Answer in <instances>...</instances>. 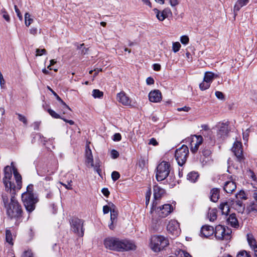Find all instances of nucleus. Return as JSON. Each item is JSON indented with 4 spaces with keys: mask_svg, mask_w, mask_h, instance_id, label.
<instances>
[{
    "mask_svg": "<svg viewBox=\"0 0 257 257\" xmlns=\"http://www.w3.org/2000/svg\"><path fill=\"white\" fill-rule=\"evenodd\" d=\"M16 194L13 192H3L2 201L6 209V214L10 219H15V225H18L22 221L23 210L21 204L15 197Z\"/></svg>",
    "mask_w": 257,
    "mask_h": 257,
    "instance_id": "1",
    "label": "nucleus"
},
{
    "mask_svg": "<svg viewBox=\"0 0 257 257\" xmlns=\"http://www.w3.org/2000/svg\"><path fill=\"white\" fill-rule=\"evenodd\" d=\"M22 200L26 210L30 213L35 210L39 199L33 192H25L22 194Z\"/></svg>",
    "mask_w": 257,
    "mask_h": 257,
    "instance_id": "2",
    "label": "nucleus"
},
{
    "mask_svg": "<svg viewBox=\"0 0 257 257\" xmlns=\"http://www.w3.org/2000/svg\"><path fill=\"white\" fill-rule=\"evenodd\" d=\"M171 168L168 162L162 161L157 168L156 178L158 181L165 180L170 174Z\"/></svg>",
    "mask_w": 257,
    "mask_h": 257,
    "instance_id": "3",
    "label": "nucleus"
},
{
    "mask_svg": "<svg viewBox=\"0 0 257 257\" xmlns=\"http://www.w3.org/2000/svg\"><path fill=\"white\" fill-rule=\"evenodd\" d=\"M168 244V240L161 235H154L151 239V247L155 252L161 251Z\"/></svg>",
    "mask_w": 257,
    "mask_h": 257,
    "instance_id": "4",
    "label": "nucleus"
},
{
    "mask_svg": "<svg viewBox=\"0 0 257 257\" xmlns=\"http://www.w3.org/2000/svg\"><path fill=\"white\" fill-rule=\"evenodd\" d=\"M157 202H153L151 212L156 214L160 217L163 218L168 216L173 210V207L169 204H164L160 207H157Z\"/></svg>",
    "mask_w": 257,
    "mask_h": 257,
    "instance_id": "5",
    "label": "nucleus"
},
{
    "mask_svg": "<svg viewBox=\"0 0 257 257\" xmlns=\"http://www.w3.org/2000/svg\"><path fill=\"white\" fill-rule=\"evenodd\" d=\"M84 221L77 217H73L70 220L71 230L79 237L84 235L85 229L84 228Z\"/></svg>",
    "mask_w": 257,
    "mask_h": 257,
    "instance_id": "6",
    "label": "nucleus"
},
{
    "mask_svg": "<svg viewBox=\"0 0 257 257\" xmlns=\"http://www.w3.org/2000/svg\"><path fill=\"white\" fill-rule=\"evenodd\" d=\"M231 233L232 230L230 228L228 227L225 228L221 225H217L214 232L216 238L218 240L230 239Z\"/></svg>",
    "mask_w": 257,
    "mask_h": 257,
    "instance_id": "7",
    "label": "nucleus"
},
{
    "mask_svg": "<svg viewBox=\"0 0 257 257\" xmlns=\"http://www.w3.org/2000/svg\"><path fill=\"white\" fill-rule=\"evenodd\" d=\"M188 154L189 150L186 145H183L176 150L175 157L179 166H182L186 163Z\"/></svg>",
    "mask_w": 257,
    "mask_h": 257,
    "instance_id": "8",
    "label": "nucleus"
},
{
    "mask_svg": "<svg viewBox=\"0 0 257 257\" xmlns=\"http://www.w3.org/2000/svg\"><path fill=\"white\" fill-rule=\"evenodd\" d=\"M186 142L190 143L192 153H195L198 151L199 146L203 142V138L201 136L194 135L187 138Z\"/></svg>",
    "mask_w": 257,
    "mask_h": 257,
    "instance_id": "9",
    "label": "nucleus"
},
{
    "mask_svg": "<svg viewBox=\"0 0 257 257\" xmlns=\"http://www.w3.org/2000/svg\"><path fill=\"white\" fill-rule=\"evenodd\" d=\"M119 238L115 237H108L104 240L105 248L111 250L118 251Z\"/></svg>",
    "mask_w": 257,
    "mask_h": 257,
    "instance_id": "10",
    "label": "nucleus"
},
{
    "mask_svg": "<svg viewBox=\"0 0 257 257\" xmlns=\"http://www.w3.org/2000/svg\"><path fill=\"white\" fill-rule=\"evenodd\" d=\"M4 177L3 181L5 187V190L3 192H9L12 187L11 179L12 177V169L9 166H7L4 168Z\"/></svg>",
    "mask_w": 257,
    "mask_h": 257,
    "instance_id": "11",
    "label": "nucleus"
},
{
    "mask_svg": "<svg viewBox=\"0 0 257 257\" xmlns=\"http://www.w3.org/2000/svg\"><path fill=\"white\" fill-rule=\"evenodd\" d=\"M119 243L118 251L119 252L135 250L137 248V246L133 241L126 239H119Z\"/></svg>",
    "mask_w": 257,
    "mask_h": 257,
    "instance_id": "12",
    "label": "nucleus"
},
{
    "mask_svg": "<svg viewBox=\"0 0 257 257\" xmlns=\"http://www.w3.org/2000/svg\"><path fill=\"white\" fill-rule=\"evenodd\" d=\"M13 171L14 175V177L16 180L17 185H15L14 183H12V187L10 189L9 192H13V191L16 194L17 192L20 190L22 186V176L19 173L17 169L15 167H13Z\"/></svg>",
    "mask_w": 257,
    "mask_h": 257,
    "instance_id": "13",
    "label": "nucleus"
},
{
    "mask_svg": "<svg viewBox=\"0 0 257 257\" xmlns=\"http://www.w3.org/2000/svg\"><path fill=\"white\" fill-rule=\"evenodd\" d=\"M231 151L236 157L237 161L241 162L244 160V157L243 155L242 146L240 142H235L231 148Z\"/></svg>",
    "mask_w": 257,
    "mask_h": 257,
    "instance_id": "14",
    "label": "nucleus"
},
{
    "mask_svg": "<svg viewBox=\"0 0 257 257\" xmlns=\"http://www.w3.org/2000/svg\"><path fill=\"white\" fill-rule=\"evenodd\" d=\"M214 78V74L211 72H207L205 73L203 82L199 85L201 90H205L208 89L210 85L211 82Z\"/></svg>",
    "mask_w": 257,
    "mask_h": 257,
    "instance_id": "15",
    "label": "nucleus"
},
{
    "mask_svg": "<svg viewBox=\"0 0 257 257\" xmlns=\"http://www.w3.org/2000/svg\"><path fill=\"white\" fill-rule=\"evenodd\" d=\"M167 229L169 232L175 236H178L180 232L179 224L175 220H171L169 222Z\"/></svg>",
    "mask_w": 257,
    "mask_h": 257,
    "instance_id": "16",
    "label": "nucleus"
},
{
    "mask_svg": "<svg viewBox=\"0 0 257 257\" xmlns=\"http://www.w3.org/2000/svg\"><path fill=\"white\" fill-rule=\"evenodd\" d=\"M228 122L220 123L218 125V131L217 136L219 138H224L229 133Z\"/></svg>",
    "mask_w": 257,
    "mask_h": 257,
    "instance_id": "17",
    "label": "nucleus"
},
{
    "mask_svg": "<svg viewBox=\"0 0 257 257\" xmlns=\"http://www.w3.org/2000/svg\"><path fill=\"white\" fill-rule=\"evenodd\" d=\"M154 11L156 14L157 19L160 21H163L170 15L171 16L172 15V12L169 8H166L162 12L155 8L154 9Z\"/></svg>",
    "mask_w": 257,
    "mask_h": 257,
    "instance_id": "18",
    "label": "nucleus"
},
{
    "mask_svg": "<svg viewBox=\"0 0 257 257\" xmlns=\"http://www.w3.org/2000/svg\"><path fill=\"white\" fill-rule=\"evenodd\" d=\"M154 201L157 202V200L160 199L165 194V190L158 185H155L153 187Z\"/></svg>",
    "mask_w": 257,
    "mask_h": 257,
    "instance_id": "19",
    "label": "nucleus"
},
{
    "mask_svg": "<svg viewBox=\"0 0 257 257\" xmlns=\"http://www.w3.org/2000/svg\"><path fill=\"white\" fill-rule=\"evenodd\" d=\"M149 100L151 102H158L162 98V93L159 90L151 91L149 94Z\"/></svg>",
    "mask_w": 257,
    "mask_h": 257,
    "instance_id": "20",
    "label": "nucleus"
},
{
    "mask_svg": "<svg viewBox=\"0 0 257 257\" xmlns=\"http://www.w3.org/2000/svg\"><path fill=\"white\" fill-rule=\"evenodd\" d=\"M117 100L124 105H130L131 103V100L124 92H120L117 94Z\"/></svg>",
    "mask_w": 257,
    "mask_h": 257,
    "instance_id": "21",
    "label": "nucleus"
},
{
    "mask_svg": "<svg viewBox=\"0 0 257 257\" xmlns=\"http://www.w3.org/2000/svg\"><path fill=\"white\" fill-rule=\"evenodd\" d=\"M214 232L213 227L208 225L203 226L201 229V233L205 237L212 235Z\"/></svg>",
    "mask_w": 257,
    "mask_h": 257,
    "instance_id": "22",
    "label": "nucleus"
},
{
    "mask_svg": "<svg viewBox=\"0 0 257 257\" xmlns=\"http://www.w3.org/2000/svg\"><path fill=\"white\" fill-rule=\"evenodd\" d=\"M86 163L87 165H90L91 167L94 166L93 158L91 149L89 146L86 147L85 150Z\"/></svg>",
    "mask_w": 257,
    "mask_h": 257,
    "instance_id": "23",
    "label": "nucleus"
},
{
    "mask_svg": "<svg viewBox=\"0 0 257 257\" xmlns=\"http://www.w3.org/2000/svg\"><path fill=\"white\" fill-rule=\"evenodd\" d=\"M226 221L227 224L232 227L237 228L239 227L238 221L235 213L231 214L227 218Z\"/></svg>",
    "mask_w": 257,
    "mask_h": 257,
    "instance_id": "24",
    "label": "nucleus"
},
{
    "mask_svg": "<svg viewBox=\"0 0 257 257\" xmlns=\"http://www.w3.org/2000/svg\"><path fill=\"white\" fill-rule=\"evenodd\" d=\"M236 188V184L233 181L226 182L224 186V190L227 193H231Z\"/></svg>",
    "mask_w": 257,
    "mask_h": 257,
    "instance_id": "25",
    "label": "nucleus"
},
{
    "mask_svg": "<svg viewBox=\"0 0 257 257\" xmlns=\"http://www.w3.org/2000/svg\"><path fill=\"white\" fill-rule=\"evenodd\" d=\"M219 198V190L213 188L210 192V199L211 201L216 202Z\"/></svg>",
    "mask_w": 257,
    "mask_h": 257,
    "instance_id": "26",
    "label": "nucleus"
},
{
    "mask_svg": "<svg viewBox=\"0 0 257 257\" xmlns=\"http://www.w3.org/2000/svg\"><path fill=\"white\" fill-rule=\"evenodd\" d=\"M249 1V0H237L234 7V11L237 12L239 11L240 8L246 5Z\"/></svg>",
    "mask_w": 257,
    "mask_h": 257,
    "instance_id": "27",
    "label": "nucleus"
},
{
    "mask_svg": "<svg viewBox=\"0 0 257 257\" xmlns=\"http://www.w3.org/2000/svg\"><path fill=\"white\" fill-rule=\"evenodd\" d=\"M247 240L251 248L253 250L257 246L256 242L252 234H247Z\"/></svg>",
    "mask_w": 257,
    "mask_h": 257,
    "instance_id": "28",
    "label": "nucleus"
},
{
    "mask_svg": "<svg viewBox=\"0 0 257 257\" xmlns=\"http://www.w3.org/2000/svg\"><path fill=\"white\" fill-rule=\"evenodd\" d=\"M155 216H156V214H153V219L151 227L154 230L157 231L158 230L161 223L160 219L158 218H155Z\"/></svg>",
    "mask_w": 257,
    "mask_h": 257,
    "instance_id": "29",
    "label": "nucleus"
},
{
    "mask_svg": "<svg viewBox=\"0 0 257 257\" xmlns=\"http://www.w3.org/2000/svg\"><path fill=\"white\" fill-rule=\"evenodd\" d=\"M219 209L221 210L222 214L227 215L230 210L228 202L226 201L220 203Z\"/></svg>",
    "mask_w": 257,
    "mask_h": 257,
    "instance_id": "30",
    "label": "nucleus"
},
{
    "mask_svg": "<svg viewBox=\"0 0 257 257\" xmlns=\"http://www.w3.org/2000/svg\"><path fill=\"white\" fill-rule=\"evenodd\" d=\"M199 177L197 172H192L187 175V179L192 182H195Z\"/></svg>",
    "mask_w": 257,
    "mask_h": 257,
    "instance_id": "31",
    "label": "nucleus"
},
{
    "mask_svg": "<svg viewBox=\"0 0 257 257\" xmlns=\"http://www.w3.org/2000/svg\"><path fill=\"white\" fill-rule=\"evenodd\" d=\"M208 218L210 221H214L217 218L216 210L215 209L210 210L208 213Z\"/></svg>",
    "mask_w": 257,
    "mask_h": 257,
    "instance_id": "32",
    "label": "nucleus"
},
{
    "mask_svg": "<svg viewBox=\"0 0 257 257\" xmlns=\"http://www.w3.org/2000/svg\"><path fill=\"white\" fill-rule=\"evenodd\" d=\"M118 215L117 211L115 209V208H113L111 210L110 213V220L112 222H116L117 217Z\"/></svg>",
    "mask_w": 257,
    "mask_h": 257,
    "instance_id": "33",
    "label": "nucleus"
},
{
    "mask_svg": "<svg viewBox=\"0 0 257 257\" xmlns=\"http://www.w3.org/2000/svg\"><path fill=\"white\" fill-rule=\"evenodd\" d=\"M6 241L9 243L10 244H13V236L11 230L9 229H7L6 230Z\"/></svg>",
    "mask_w": 257,
    "mask_h": 257,
    "instance_id": "34",
    "label": "nucleus"
},
{
    "mask_svg": "<svg viewBox=\"0 0 257 257\" xmlns=\"http://www.w3.org/2000/svg\"><path fill=\"white\" fill-rule=\"evenodd\" d=\"M25 25L27 27H29L33 22V19L30 18V15L28 13H26L25 15Z\"/></svg>",
    "mask_w": 257,
    "mask_h": 257,
    "instance_id": "35",
    "label": "nucleus"
},
{
    "mask_svg": "<svg viewBox=\"0 0 257 257\" xmlns=\"http://www.w3.org/2000/svg\"><path fill=\"white\" fill-rule=\"evenodd\" d=\"M61 103L63 105V107L61 109L63 114H68V111H71V109L66 104L65 102L62 101Z\"/></svg>",
    "mask_w": 257,
    "mask_h": 257,
    "instance_id": "36",
    "label": "nucleus"
},
{
    "mask_svg": "<svg viewBox=\"0 0 257 257\" xmlns=\"http://www.w3.org/2000/svg\"><path fill=\"white\" fill-rule=\"evenodd\" d=\"M47 112L53 118L61 119V118L63 117L60 114H58L55 111H54L53 110H52L50 108H49L47 109Z\"/></svg>",
    "mask_w": 257,
    "mask_h": 257,
    "instance_id": "37",
    "label": "nucleus"
},
{
    "mask_svg": "<svg viewBox=\"0 0 257 257\" xmlns=\"http://www.w3.org/2000/svg\"><path fill=\"white\" fill-rule=\"evenodd\" d=\"M103 92L100 91L99 89H94L92 91V96L94 98H101L103 96Z\"/></svg>",
    "mask_w": 257,
    "mask_h": 257,
    "instance_id": "38",
    "label": "nucleus"
},
{
    "mask_svg": "<svg viewBox=\"0 0 257 257\" xmlns=\"http://www.w3.org/2000/svg\"><path fill=\"white\" fill-rule=\"evenodd\" d=\"M114 208H115V206L113 203H111L110 206L105 205L103 207V212L104 214L108 213L109 211L111 212V210Z\"/></svg>",
    "mask_w": 257,
    "mask_h": 257,
    "instance_id": "39",
    "label": "nucleus"
},
{
    "mask_svg": "<svg viewBox=\"0 0 257 257\" xmlns=\"http://www.w3.org/2000/svg\"><path fill=\"white\" fill-rule=\"evenodd\" d=\"M137 164L141 169H143L146 166V161L145 158L141 157Z\"/></svg>",
    "mask_w": 257,
    "mask_h": 257,
    "instance_id": "40",
    "label": "nucleus"
},
{
    "mask_svg": "<svg viewBox=\"0 0 257 257\" xmlns=\"http://www.w3.org/2000/svg\"><path fill=\"white\" fill-rule=\"evenodd\" d=\"M181 48V44L178 42L173 43L172 50L174 52L176 53L179 51Z\"/></svg>",
    "mask_w": 257,
    "mask_h": 257,
    "instance_id": "41",
    "label": "nucleus"
},
{
    "mask_svg": "<svg viewBox=\"0 0 257 257\" xmlns=\"http://www.w3.org/2000/svg\"><path fill=\"white\" fill-rule=\"evenodd\" d=\"M151 194H152L151 189V188H149V189L146 194V205H148L149 203Z\"/></svg>",
    "mask_w": 257,
    "mask_h": 257,
    "instance_id": "42",
    "label": "nucleus"
},
{
    "mask_svg": "<svg viewBox=\"0 0 257 257\" xmlns=\"http://www.w3.org/2000/svg\"><path fill=\"white\" fill-rule=\"evenodd\" d=\"M1 13L3 14V17L4 19H5V20L8 22H10V17L9 16V15L8 14V13L6 11V10L5 9H3L1 10Z\"/></svg>",
    "mask_w": 257,
    "mask_h": 257,
    "instance_id": "43",
    "label": "nucleus"
},
{
    "mask_svg": "<svg viewBox=\"0 0 257 257\" xmlns=\"http://www.w3.org/2000/svg\"><path fill=\"white\" fill-rule=\"evenodd\" d=\"M180 41L183 44L186 45L189 43V37L186 35L182 36L180 38Z\"/></svg>",
    "mask_w": 257,
    "mask_h": 257,
    "instance_id": "44",
    "label": "nucleus"
},
{
    "mask_svg": "<svg viewBox=\"0 0 257 257\" xmlns=\"http://www.w3.org/2000/svg\"><path fill=\"white\" fill-rule=\"evenodd\" d=\"M120 177V174L118 172L113 171L111 173V178L113 181L118 180Z\"/></svg>",
    "mask_w": 257,
    "mask_h": 257,
    "instance_id": "45",
    "label": "nucleus"
},
{
    "mask_svg": "<svg viewBox=\"0 0 257 257\" xmlns=\"http://www.w3.org/2000/svg\"><path fill=\"white\" fill-rule=\"evenodd\" d=\"M100 165L99 163H96V164L94 165V166L92 167L94 168V170L98 174L99 176H100L101 173V170L100 168Z\"/></svg>",
    "mask_w": 257,
    "mask_h": 257,
    "instance_id": "46",
    "label": "nucleus"
},
{
    "mask_svg": "<svg viewBox=\"0 0 257 257\" xmlns=\"http://www.w3.org/2000/svg\"><path fill=\"white\" fill-rule=\"evenodd\" d=\"M17 114L18 115V119L20 121L23 122L25 125L27 124V119L26 117L20 114V113H17Z\"/></svg>",
    "mask_w": 257,
    "mask_h": 257,
    "instance_id": "47",
    "label": "nucleus"
},
{
    "mask_svg": "<svg viewBox=\"0 0 257 257\" xmlns=\"http://www.w3.org/2000/svg\"><path fill=\"white\" fill-rule=\"evenodd\" d=\"M47 88L48 90H49L56 97L57 100H58L59 101H60V102H62V101H63L62 100V99L57 95V94L50 87V86H47Z\"/></svg>",
    "mask_w": 257,
    "mask_h": 257,
    "instance_id": "48",
    "label": "nucleus"
},
{
    "mask_svg": "<svg viewBox=\"0 0 257 257\" xmlns=\"http://www.w3.org/2000/svg\"><path fill=\"white\" fill-rule=\"evenodd\" d=\"M236 257H251V256L245 250L240 251Z\"/></svg>",
    "mask_w": 257,
    "mask_h": 257,
    "instance_id": "49",
    "label": "nucleus"
},
{
    "mask_svg": "<svg viewBox=\"0 0 257 257\" xmlns=\"http://www.w3.org/2000/svg\"><path fill=\"white\" fill-rule=\"evenodd\" d=\"M110 155L112 159H116L119 156V153L116 150L113 149L111 151Z\"/></svg>",
    "mask_w": 257,
    "mask_h": 257,
    "instance_id": "50",
    "label": "nucleus"
},
{
    "mask_svg": "<svg viewBox=\"0 0 257 257\" xmlns=\"http://www.w3.org/2000/svg\"><path fill=\"white\" fill-rule=\"evenodd\" d=\"M215 96L216 97L220 100H224V96L222 92L217 91L215 93Z\"/></svg>",
    "mask_w": 257,
    "mask_h": 257,
    "instance_id": "51",
    "label": "nucleus"
},
{
    "mask_svg": "<svg viewBox=\"0 0 257 257\" xmlns=\"http://www.w3.org/2000/svg\"><path fill=\"white\" fill-rule=\"evenodd\" d=\"M36 52V56H42L43 54H46V50L45 49H37Z\"/></svg>",
    "mask_w": 257,
    "mask_h": 257,
    "instance_id": "52",
    "label": "nucleus"
},
{
    "mask_svg": "<svg viewBox=\"0 0 257 257\" xmlns=\"http://www.w3.org/2000/svg\"><path fill=\"white\" fill-rule=\"evenodd\" d=\"M14 8H15L16 13H17V16L19 17V18L20 19V20H22L23 19V16L21 15L20 11L19 10V9H18V8L17 7V6L16 5H15Z\"/></svg>",
    "mask_w": 257,
    "mask_h": 257,
    "instance_id": "53",
    "label": "nucleus"
},
{
    "mask_svg": "<svg viewBox=\"0 0 257 257\" xmlns=\"http://www.w3.org/2000/svg\"><path fill=\"white\" fill-rule=\"evenodd\" d=\"M21 257H33V255L31 251H25L22 254Z\"/></svg>",
    "mask_w": 257,
    "mask_h": 257,
    "instance_id": "54",
    "label": "nucleus"
},
{
    "mask_svg": "<svg viewBox=\"0 0 257 257\" xmlns=\"http://www.w3.org/2000/svg\"><path fill=\"white\" fill-rule=\"evenodd\" d=\"M121 136L119 133H115L113 135V140L114 141H119L121 140Z\"/></svg>",
    "mask_w": 257,
    "mask_h": 257,
    "instance_id": "55",
    "label": "nucleus"
},
{
    "mask_svg": "<svg viewBox=\"0 0 257 257\" xmlns=\"http://www.w3.org/2000/svg\"><path fill=\"white\" fill-rule=\"evenodd\" d=\"M248 176L253 180L255 181L256 179V176L253 171L249 170L248 172Z\"/></svg>",
    "mask_w": 257,
    "mask_h": 257,
    "instance_id": "56",
    "label": "nucleus"
},
{
    "mask_svg": "<svg viewBox=\"0 0 257 257\" xmlns=\"http://www.w3.org/2000/svg\"><path fill=\"white\" fill-rule=\"evenodd\" d=\"M202 154L204 156L208 157L211 154V152L209 149H204L202 151Z\"/></svg>",
    "mask_w": 257,
    "mask_h": 257,
    "instance_id": "57",
    "label": "nucleus"
},
{
    "mask_svg": "<svg viewBox=\"0 0 257 257\" xmlns=\"http://www.w3.org/2000/svg\"><path fill=\"white\" fill-rule=\"evenodd\" d=\"M191 108L188 107V106H185L183 107H179V108H177V110L178 111H186V112H188L190 110Z\"/></svg>",
    "mask_w": 257,
    "mask_h": 257,
    "instance_id": "58",
    "label": "nucleus"
},
{
    "mask_svg": "<svg viewBox=\"0 0 257 257\" xmlns=\"http://www.w3.org/2000/svg\"><path fill=\"white\" fill-rule=\"evenodd\" d=\"M242 135H243V140L247 141L248 140V136H249L248 129H247L246 130L245 132H243Z\"/></svg>",
    "mask_w": 257,
    "mask_h": 257,
    "instance_id": "59",
    "label": "nucleus"
},
{
    "mask_svg": "<svg viewBox=\"0 0 257 257\" xmlns=\"http://www.w3.org/2000/svg\"><path fill=\"white\" fill-rule=\"evenodd\" d=\"M102 194L106 197H108L109 195V191H108L107 188H103L101 190Z\"/></svg>",
    "mask_w": 257,
    "mask_h": 257,
    "instance_id": "60",
    "label": "nucleus"
},
{
    "mask_svg": "<svg viewBox=\"0 0 257 257\" xmlns=\"http://www.w3.org/2000/svg\"><path fill=\"white\" fill-rule=\"evenodd\" d=\"M146 82L148 85L153 84L154 83V80L153 78L149 77L147 78Z\"/></svg>",
    "mask_w": 257,
    "mask_h": 257,
    "instance_id": "61",
    "label": "nucleus"
},
{
    "mask_svg": "<svg viewBox=\"0 0 257 257\" xmlns=\"http://www.w3.org/2000/svg\"><path fill=\"white\" fill-rule=\"evenodd\" d=\"M150 145H152L153 146H157L158 143L156 140L155 138H152L150 140V142L149 143Z\"/></svg>",
    "mask_w": 257,
    "mask_h": 257,
    "instance_id": "62",
    "label": "nucleus"
},
{
    "mask_svg": "<svg viewBox=\"0 0 257 257\" xmlns=\"http://www.w3.org/2000/svg\"><path fill=\"white\" fill-rule=\"evenodd\" d=\"M37 31H38V30H37V28H36L33 27L30 29V34H31L32 35H36L37 33Z\"/></svg>",
    "mask_w": 257,
    "mask_h": 257,
    "instance_id": "63",
    "label": "nucleus"
},
{
    "mask_svg": "<svg viewBox=\"0 0 257 257\" xmlns=\"http://www.w3.org/2000/svg\"><path fill=\"white\" fill-rule=\"evenodd\" d=\"M153 69L155 70V71H159L161 69V65L159 64H154L153 65Z\"/></svg>",
    "mask_w": 257,
    "mask_h": 257,
    "instance_id": "64",
    "label": "nucleus"
}]
</instances>
